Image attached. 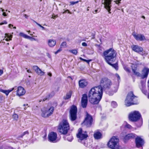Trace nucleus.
<instances>
[{
    "instance_id": "5fc2aeb1",
    "label": "nucleus",
    "mask_w": 149,
    "mask_h": 149,
    "mask_svg": "<svg viewBox=\"0 0 149 149\" xmlns=\"http://www.w3.org/2000/svg\"><path fill=\"white\" fill-rule=\"evenodd\" d=\"M48 75L50 77H51L52 76V74L50 72L48 73Z\"/></svg>"
},
{
    "instance_id": "4d7b16f0",
    "label": "nucleus",
    "mask_w": 149,
    "mask_h": 149,
    "mask_svg": "<svg viewBox=\"0 0 149 149\" xmlns=\"http://www.w3.org/2000/svg\"><path fill=\"white\" fill-rule=\"evenodd\" d=\"M24 16L26 18H27L28 17V16L26 14H24Z\"/></svg>"
},
{
    "instance_id": "2f4dec72",
    "label": "nucleus",
    "mask_w": 149,
    "mask_h": 149,
    "mask_svg": "<svg viewBox=\"0 0 149 149\" xmlns=\"http://www.w3.org/2000/svg\"><path fill=\"white\" fill-rule=\"evenodd\" d=\"M66 44L67 43L65 42H63L61 44L60 47L61 48H64L66 46Z\"/></svg>"
},
{
    "instance_id": "37998d69",
    "label": "nucleus",
    "mask_w": 149,
    "mask_h": 149,
    "mask_svg": "<svg viewBox=\"0 0 149 149\" xmlns=\"http://www.w3.org/2000/svg\"><path fill=\"white\" fill-rule=\"evenodd\" d=\"M7 22L6 21H3L2 22L0 23V25H2L4 24H6Z\"/></svg>"
},
{
    "instance_id": "dca6fc26",
    "label": "nucleus",
    "mask_w": 149,
    "mask_h": 149,
    "mask_svg": "<svg viewBox=\"0 0 149 149\" xmlns=\"http://www.w3.org/2000/svg\"><path fill=\"white\" fill-rule=\"evenodd\" d=\"M111 0H104V7L107 10L109 13H110V11L111 10L110 8L111 6Z\"/></svg>"
},
{
    "instance_id": "4c0bfd02",
    "label": "nucleus",
    "mask_w": 149,
    "mask_h": 149,
    "mask_svg": "<svg viewBox=\"0 0 149 149\" xmlns=\"http://www.w3.org/2000/svg\"><path fill=\"white\" fill-rule=\"evenodd\" d=\"M67 140L69 141H71L73 139L72 137L71 136H70L67 138Z\"/></svg>"
},
{
    "instance_id": "79ce46f5",
    "label": "nucleus",
    "mask_w": 149,
    "mask_h": 149,
    "mask_svg": "<svg viewBox=\"0 0 149 149\" xmlns=\"http://www.w3.org/2000/svg\"><path fill=\"white\" fill-rule=\"evenodd\" d=\"M78 2H79L78 1H75V2L70 1V3L72 5H73L74 4H75L77 3H78Z\"/></svg>"
},
{
    "instance_id": "7ed1b4c3",
    "label": "nucleus",
    "mask_w": 149,
    "mask_h": 149,
    "mask_svg": "<svg viewBox=\"0 0 149 149\" xmlns=\"http://www.w3.org/2000/svg\"><path fill=\"white\" fill-rule=\"evenodd\" d=\"M70 129L69 123L67 120H63L60 123L58 127L59 132L63 134H66Z\"/></svg>"
},
{
    "instance_id": "393cba45",
    "label": "nucleus",
    "mask_w": 149,
    "mask_h": 149,
    "mask_svg": "<svg viewBox=\"0 0 149 149\" xmlns=\"http://www.w3.org/2000/svg\"><path fill=\"white\" fill-rule=\"evenodd\" d=\"M14 88H13L11 90H3L1 89H0V91L5 93L6 95H8L9 93L12 91L14 90Z\"/></svg>"
},
{
    "instance_id": "20e7f679",
    "label": "nucleus",
    "mask_w": 149,
    "mask_h": 149,
    "mask_svg": "<svg viewBox=\"0 0 149 149\" xmlns=\"http://www.w3.org/2000/svg\"><path fill=\"white\" fill-rule=\"evenodd\" d=\"M119 139L116 136L113 137L108 143V146L111 149H121L119 146Z\"/></svg>"
},
{
    "instance_id": "49530a36",
    "label": "nucleus",
    "mask_w": 149,
    "mask_h": 149,
    "mask_svg": "<svg viewBox=\"0 0 149 149\" xmlns=\"http://www.w3.org/2000/svg\"><path fill=\"white\" fill-rule=\"evenodd\" d=\"M67 12H68V13H70V14H71V12L69 11V10H67L64 11L63 12V14H65V13Z\"/></svg>"
},
{
    "instance_id": "aec40b11",
    "label": "nucleus",
    "mask_w": 149,
    "mask_h": 149,
    "mask_svg": "<svg viewBox=\"0 0 149 149\" xmlns=\"http://www.w3.org/2000/svg\"><path fill=\"white\" fill-rule=\"evenodd\" d=\"M33 68L38 74L40 76L44 75L45 72L42 71L37 66H34Z\"/></svg>"
},
{
    "instance_id": "774afa93",
    "label": "nucleus",
    "mask_w": 149,
    "mask_h": 149,
    "mask_svg": "<svg viewBox=\"0 0 149 149\" xmlns=\"http://www.w3.org/2000/svg\"><path fill=\"white\" fill-rule=\"evenodd\" d=\"M89 8V7H88V8H87V11H89V9L88 8Z\"/></svg>"
},
{
    "instance_id": "f8f14e48",
    "label": "nucleus",
    "mask_w": 149,
    "mask_h": 149,
    "mask_svg": "<svg viewBox=\"0 0 149 149\" xmlns=\"http://www.w3.org/2000/svg\"><path fill=\"white\" fill-rule=\"evenodd\" d=\"M135 141L136 146L138 148L142 147L144 143V140L139 136H137Z\"/></svg>"
},
{
    "instance_id": "f03ea898",
    "label": "nucleus",
    "mask_w": 149,
    "mask_h": 149,
    "mask_svg": "<svg viewBox=\"0 0 149 149\" xmlns=\"http://www.w3.org/2000/svg\"><path fill=\"white\" fill-rule=\"evenodd\" d=\"M116 51L112 48H110L103 52V56L107 63L117 70H118V63H112L116 60Z\"/></svg>"
},
{
    "instance_id": "6e6d98bb",
    "label": "nucleus",
    "mask_w": 149,
    "mask_h": 149,
    "mask_svg": "<svg viewBox=\"0 0 149 149\" xmlns=\"http://www.w3.org/2000/svg\"><path fill=\"white\" fill-rule=\"evenodd\" d=\"M116 76L118 79H120V77L118 74H116Z\"/></svg>"
},
{
    "instance_id": "a878e982",
    "label": "nucleus",
    "mask_w": 149,
    "mask_h": 149,
    "mask_svg": "<svg viewBox=\"0 0 149 149\" xmlns=\"http://www.w3.org/2000/svg\"><path fill=\"white\" fill-rule=\"evenodd\" d=\"M93 136L95 139H98L101 138L102 134L100 132H97L94 134Z\"/></svg>"
},
{
    "instance_id": "680f3d73",
    "label": "nucleus",
    "mask_w": 149,
    "mask_h": 149,
    "mask_svg": "<svg viewBox=\"0 0 149 149\" xmlns=\"http://www.w3.org/2000/svg\"><path fill=\"white\" fill-rule=\"evenodd\" d=\"M144 54H145V53L144 52H142L141 54L143 56L144 55Z\"/></svg>"
},
{
    "instance_id": "ddd939ff",
    "label": "nucleus",
    "mask_w": 149,
    "mask_h": 149,
    "mask_svg": "<svg viewBox=\"0 0 149 149\" xmlns=\"http://www.w3.org/2000/svg\"><path fill=\"white\" fill-rule=\"evenodd\" d=\"M78 138L79 139L81 140H82L88 137L87 134H83L82 133V129L79 128L78 130V133L77 135Z\"/></svg>"
},
{
    "instance_id": "ea45409f",
    "label": "nucleus",
    "mask_w": 149,
    "mask_h": 149,
    "mask_svg": "<svg viewBox=\"0 0 149 149\" xmlns=\"http://www.w3.org/2000/svg\"><path fill=\"white\" fill-rule=\"evenodd\" d=\"M125 70L127 72H130V70L128 68L125 67L124 68Z\"/></svg>"
},
{
    "instance_id": "9d476101",
    "label": "nucleus",
    "mask_w": 149,
    "mask_h": 149,
    "mask_svg": "<svg viewBox=\"0 0 149 149\" xmlns=\"http://www.w3.org/2000/svg\"><path fill=\"white\" fill-rule=\"evenodd\" d=\"M77 108L76 106L73 105L70 111V119L72 121L75 120L77 118Z\"/></svg>"
},
{
    "instance_id": "f257e3e1",
    "label": "nucleus",
    "mask_w": 149,
    "mask_h": 149,
    "mask_svg": "<svg viewBox=\"0 0 149 149\" xmlns=\"http://www.w3.org/2000/svg\"><path fill=\"white\" fill-rule=\"evenodd\" d=\"M103 94V89L98 86L92 88L89 91L88 97L90 102L93 104H98L101 100Z\"/></svg>"
},
{
    "instance_id": "412c9836",
    "label": "nucleus",
    "mask_w": 149,
    "mask_h": 149,
    "mask_svg": "<svg viewBox=\"0 0 149 149\" xmlns=\"http://www.w3.org/2000/svg\"><path fill=\"white\" fill-rule=\"evenodd\" d=\"M88 84L86 81L84 79L81 80L79 81V86L81 88H83L86 86Z\"/></svg>"
},
{
    "instance_id": "5701e85b",
    "label": "nucleus",
    "mask_w": 149,
    "mask_h": 149,
    "mask_svg": "<svg viewBox=\"0 0 149 149\" xmlns=\"http://www.w3.org/2000/svg\"><path fill=\"white\" fill-rule=\"evenodd\" d=\"M136 136V135L135 134L130 133L126 135L125 136L124 139L125 140H128L130 139H133Z\"/></svg>"
},
{
    "instance_id": "6ab92c4d",
    "label": "nucleus",
    "mask_w": 149,
    "mask_h": 149,
    "mask_svg": "<svg viewBox=\"0 0 149 149\" xmlns=\"http://www.w3.org/2000/svg\"><path fill=\"white\" fill-rule=\"evenodd\" d=\"M149 72V69L147 67H145L142 71V78H145L147 77Z\"/></svg>"
},
{
    "instance_id": "4468645a",
    "label": "nucleus",
    "mask_w": 149,
    "mask_h": 149,
    "mask_svg": "<svg viewBox=\"0 0 149 149\" xmlns=\"http://www.w3.org/2000/svg\"><path fill=\"white\" fill-rule=\"evenodd\" d=\"M88 96L86 94H84L82 95L81 99V104L82 107L84 108H86L87 104Z\"/></svg>"
},
{
    "instance_id": "f704fd0d",
    "label": "nucleus",
    "mask_w": 149,
    "mask_h": 149,
    "mask_svg": "<svg viewBox=\"0 0 149 149\" xmlns=\"http://www.w3.org/2000/svg\"><path fill=\"white\" fill-rule=\"evenodd\" d=\"M29 134V132H28V131H26L25 132H23L22 134L21 135V136H20V137H22L23 136H24L26 134Z\"/></svg>"
},
{
    "instance_id": "c03bdc74",
    "label": "nucleus",
    "mask_w": 149,
    "mask_h": 149,
    "mask_svg": "<svg viewBox=\"0 0 149 149\" xmlns=\"http://www.w3.org/2000/svg\"><path fill=\"white\" fill-rule=\"evenodd\" d=\"M36 24L38 25V26H40V27H41V28H42V30H45V28L44 27L42 26L40 24H38V23H36Z\"/></svg>"
},
{
    "instance_id": "7c9ffc66",
    "label": "nucleus",
    "mask_w": 149,
    "mask_h": 149,
    "mask_svg": "<svg viewBox=\"0 0 149 149\" xmlns=\"http://www.w3.org/2000/svg\"><path fill=\"white\" fill-rule=\"evenodd\" d=\"M69 52L75 55H77L78 52L76 49L70 50Z\"/></svg>"
},
{
    "instance_id": "0eeeda50",
    "label": "nucleus",
    "mask_w": 149,
    "mask_h": 149,
    "mask_svg": "<svg viewBox=\"0 0 149 149\" xmlns=\"http://www.w3.org/2000/svg\"><path fill=\"white\" fill-rule=\"evenodd\" d=\"M141 117V115L139 112L136 111L131 112L129 115V120L132 122L137 121Z\"/></svg>"
},
{
    "instance_id": "de8ad7c7",
    "label": "nucleus",
    "mask_w": 149,
    "mask_h": 149,
    "mask_svg": "<svg viewBox=\"0 0 149 149\" xmlns=\"http://www.w3.org/2000/svg\"><path fill=\"white\" fill-rule=\"evenodd\" d=\"M82 45L83 46H87V45L86 43L85 42H83L82 43Z\"/></svg>"
},
{
    "instance_id": "864d4df0",
    "label": "nucleus",
    "mask_w": 149,
    "mask_h": 149,
    "mask_svg": "<svg viewBox=\"0 0 149 149\" xmlns=\"http://www.w3.org/2000/svg\"><path fill=\"white\" fill-rule=\"evenodd\" d=\"M13 25L11 24H9L8 25L9 27L10 28H11V27H13Z\"/></svg>"
},
{
    "instance_id": "423d86ee",
    "label": "nucleus",
    "mask_w": 149,
    "mask_h": 149,
    "mask_svg": "<svg viewBox=\"0 0 149 149\" xmlns=\"http://www.w3.org/2000/svg\"><path fill=\"white\" fill-rule=\"evenodd\" d=\"M100 85L99 86L102 89L104 90L109 89L110 88L112 84L111 81L106 77L102 78L100 82Z\"/></svg>"
},
{
    "instance_id": "0e129e2a",
    "label": "nucleus",
    "mask_w": 149,
    "mask_h": 149,
    "mask_svg": "<svg viewBox=\"0 0 149 149\" xmlns=\"http://www.w3.org/2000/svg\"><path fill=\"white\" fill-rule=\"evenodd\" d=\"M141 17L142 18H143L144 19H145V17L144 16H142Z\"/></svg>"
},
{
    "instance_id": "3c124183",
    "label": "nucleus",
    "mask_w": 149,
    "mask_h": 149,
    "mask_svg": "<svg viewBox=\"0 0 149 149\" xmlns=\"http://www.w3.org/2000/svg\"><path fill=\"white\" fill-rule=\"evenodd\" d=\"M92 39H93L95 38V34L93 33H92Z\"/></svg>"
},
{
    "instance_id": "c756f323",
    "label": "nucleus",
    "mask_w": 149,
    "mask_h": 149,
    "mask_svg": "<svg viewBox=\"0 0 149 149\" xmlns=\"http://www.w3.org/2000/svg\"><path fill=\"white\" fill-rule=\"evenodd\" d=\"M12 117L14 120H17L18 118V116L17 114L14 113L12 116Z\"/></svg>"
},
{
    "instance_id": "e433bc0d",
    "label": "nucleus",
    "mask_w": 149,
    "mask_h": 149,
    "mask_svg": "<svg viewBox=\"0 0 149 149\" xmlns=\"http://www.w3.org/2000/svg\"><path fill=\"white\" fill-rule=\"evenodd\" d=\"M19 35L20 36H22L24 38H26V35L25 34L22 33H20Z\"/></svg>"
},
{
    "instance_id": "6e6552de",
    "label": "nucleus",
    "mask_w": 149,
    "mask_h": 149,
    "mask_svg": "<svg viewBox=\"0 0 149 149\" xmlns=\"http://www.w3.org/2000/svg\"><path fill=\"white\" fill-rule=\"evenodd\" d=\"M54 110V107H51L49 109L43 108L42 109L41 111L42 112V116L43 117H48L52 114Z\"/></svg>"
},
{
    "instance_id": "a18cd8bd",
    "label": "nucleus",
    "mask_w": 149,
    "mask_h": 149,
    "mask_svg": "<svg viewBox=\"0 0 149 149\" xmlns=\"http://www.w3.org/2000/svg\"><path fill=\"white\" fill-rule=\"evenodd\" d=\"M121 0H116L114 1L116 2V3L117 4H118L119 3H120V1Z\"/></svg>"
},
{
    "instance_id": "09e8293b",
    "label": "nucleus",
    "mask_w": 149,
    "mask_h": 149,
    "mask_svg": "<svg viewBox=\"0 0 149 149\" xmlns=\"http://www.w3.org/2000/svg\"><path fill=\"white\" fill-rule=\"evenodd\" d=\"M3 73V70H0V75H1Z\"/></svg>"
},
{
    "instance_id": "bf43d9fd",
    "label": "nucleus",
    "mask_w": 149,
    "mask_h": 149,
    "mask_svg": "<svg viewBox=\"0 0 149 149\" xmlns=\"http://www.w3.org/2000/svg\"><path fill=\"white\" fill-rule=\"evenodd\" d=\"M97 10H95V13L93 12V13H94V14L96 13H97Z\"/></svg>"
},
{
    "instance_id": "8fccbe9b",
    "label": "nucleus",
    "mask_w": 149,
    "mask_h": 149,
    "mask_svg": "<svg viewBox=\"0 0 149 149\" xmlns=\"http://www.w3.org/2000/svg\"><path fill=\"white\" fill-rule=\"evenodd\" d=\"M2 15L4 16H7V14H6V13L3 12V13Z\"/></svg>"
},
{
    "instance_id": "39448f33",
    "label": "nucleus",
    "mask_w": 149,
    "mask_h": 149,
    "mask_svg": "<svg viewBox=\"0 0 149 149\" xmlns=\"http://www.w3.org/2000/svg\"><path fill=\"white\" fill-rule=\"evenodd\" d=\"M136 96L134 95L133 92L128 93L125 100V104L127 107L132 105L135 104L136 103L134 102Z\"/></svg>"
},
{
    "instance_id": "c85d7f7f",
    "label": "nucleus",
    "mask_w": 149,
    "mask_h": 149,
    "mask_svg": "<svg viewBox=\"0 0 149 149\" xmlns=\"http://www.w3.org/2000/svg\"><path fill=\"white\" fill-rule=\"evenodd\" d=\"M5 38L7 37V38L5 40L6 41H8L9 40H11V38L12 36L11 35H9L8 34L6 33L5 34Z\"/></svg>"
},
{
    "instance_id": "69168bd1",
    "label": "nucleus",
    "mask_w": 149,
    "mask_h": 149,
    "mask_svg": "<svg viewBox=\"0 0 149 149\" xmlns=\"http://www.w3.org/2000/svg\"><path fill=\"white\" fill-rule=\"evenodd\" d=\"M26 105V106H27L28 105V104H26H26H24L23 105V106H25Z\"/></svg>"
},
{
    "instance_id": "9b49d317",
    "label": "nucleus",
    "mask_w": 149,
    "mask_h": 149,
    "mask_svg": "<svg viewBox=\"0 0 149 149\" xmlns=\"http://www.w3.org/2000/svg\"><path fill=\"white\" fill-rule=\"evenodd\" d=\"M48 138L50 141L55 142L57 138V134L56 132H51L49 134Z\"/></svg>"
},
{
    "instance_id": "58836bf2",
    "label": "nucleus",
    "mask_w": 149,
    "mask_h": 149,
    "mask_svg": "<svg viewBox=\"0 0 149 149\" xmlns=\"http://www.w3.org/2000/svg\"><path fill=\"white\" fill-rule=\"evenodd\" d=\"M80 59L81 60H82V61H84L86 62H87L88 63H89V62L90 61L88 60H86V59H83V58H81V57H80Z\"/></svg>"
},
{
    "instance_id": "2eb2a0df",
    "label": "nucleus",
    "mask_w": 149,
    "mask_h": 149,
    "mask_svg": "<svg viewBox=\"0 0 149 149\" xmlns=\"http://www.w3.org/2000/svg\"><path fill=\"white\" fill-rule=\"evenodd\" d=\"M135 39L137 40L142 41L145 39L144 36L142 34H136L135 33H133L132 34Z\"/></svg>"
},
{
    "instance_id": "a211bd4d",
    "label": "nucleus",
    "mask_w": 149,
    "mask_h": 149,
    "mask_svg": "<svg viewBox=\"0 0 149 149\" xmlns=\"http://www.w3.org/2000/svg\"><path fill=\"white\" fill-rule=\"evenodd\" d=\"M131 48L133 50L138 53L142 52L143 51V48L138 45H133L131 46Z\"/></svg>"
},
{
    "instance_id": "c9c22d12",
    "label": "nucleus",
    "mask_w": 149,
    "mask_h": 149,
    "mask_svg": "<svg viewBox=\"0 0 149 149\" xmlns=\"http://www.w3.org/2000/svg\"><path fill=\"white\" fill-rule=\"evenodd\" d=\"M125 127L129 129H131L132 128L131 125H130L128 124H126V125L125 126Z\"/></svg>"
},
{
    "instance_id": "e2e57ef3",
    "label": "nucleus",
    "mask_w": 149,
    "mask_h": 149,
    "mask_svg": "<svg viewBox=\"0 0 149 149\" xmlns=\"http://www.w3.org/2000/svg\"><path fill=\"white\" fill-rule=\"evenodd\" d=\"M1 11L2 12H4V9H2V8H1Z\"/></svg>"
},
{
    "instance_id": "4be33fe9",
    "label": "nucleus",
    "mask_w": 149,
    "mask_h": 149,
    "mask_svg": "<svg viewBox=\"0 0 149 149\" xmlns=\"http://www.w3.org/2000/svg\"><path fill=\"white\" fill-rule=\"evenodd\" d=\"M132 69L134 74L137 76H141V74L137 71V67L135 66L134 65L131 66Z\"/></svg>"
},
{
    "instance_id": "052dcab7",
    "label": "nucleus",
    "mask_w": 149,
    "mask_h": 149,
    "mask_svg": "<svg viewBox=\"0 0 149 149\" xmlns=\"http://www.w3.org/2000/svg\"><path fill=\"white\" fill-rule=\"evenodd\" d=\"M47 56H48L49 58H50V55L49 54V53H47Z\"/></svg>"
},
{
    "instance_id": "bb28decb",
    "label": "nucleus",
    "mask_w": 149,
    "mask_h": 149,
    "mask_svg": "<svg viewBox=\"0 0 149 149\" xmlns=\"http://www.w3.org/2000/svg\"><path fill=\"white\" fill-rule=\"evenodd\" d=\"M54 95V93H52L50 94L47 95L46 97L43 99V101H45L46 100H49V99L52 97Z\"/></svg>"
},
{
    "instance_id": "1a4fd4ad",
    "label": "nucleus",
    "mask_w": 149,
    "mask_h": 149,
    "mask_svg": "<svg viewBox=\"0 0 149 149\" xmlns=\"http://www.w3.org/2000/svg\"><path fill=\"white\" fill-rule=\"evenodd\" d=\"M93 122V118L92 116L87 113L85 119L82 124L85 125L87 127H90Z\"/></svg>"
},
{
    "instance_id": "a19ab883",
    "label": "nucleus",
    "mask_w": 149,
    "mask_h": 149,
    "mask_svg": "<svg viewBox=\"0 0 149 149\" xmlns=\"http://www.w3.org/2000/svg\"><path fill=\"white\" fill-rule=\"evenodd\" d=\"M61 48L60 47L59 49L57 50V51L56 52H55V54H56L58 52H60V51H61L62 50Z\"/></svg>"
},
{
    "instance_id": "13d9d810",
    "label": "nucleus",
    "mask_w": 149,
    "mask_h": 149,
    "mask_svg": "<svg viewBox=\"0 0 149 149\" xmlns=\"http://www.w3.org/2000/svg\"><path fill=\"white\" fill-rule=\"evenodd\" d=\"M27 72L28 73H31V72L30 70H27Z\"/></svg>"
},
{
    "instance_id": "f3484780",
    "label": "nucleus",
    "mask_w": 149,
    "mask_h": 149,
    "mask_svg": "<svg viewBox=\"0 0 149 149\" xmlns=\"http://www.w3.org/2000/svg\"><path fill=\"white\" fill-rule=\"evenodd\" d=\"M26 91L24 88L22 86H19L17 91V94L19 96L24 95Z\"/></svg>"
},
{
    "instance_id": "338daca9",
    "label": "nucleus",
    "mask_w": 149,
    "mask_h": 149,
    "mask_svg": "<svg viewBox=\"0 0 149 149\" xmlns=\"http://www.w3.org/2000/svg\"><path fill=\"white\" fill-rule=\"evenodd\" d=\"M33 21L34 22H35L36 24V23H37L36 22L35 20H33Z\"/></svg>"
},
{
    "instance_id": "cd10ccee",
    "label": "nucleus",
    "mask_w": 149,
    "mask_h": 149,
    "mask_svg": "<svg viewBox=\"0 0 149 149\" xmlns=\"http://www.w3.org/2000/svg\"><path fill=\"white\" fill-rule=\"evenodd\" d=\"M72 95V92L71 91L67 93L65 96L64 97L65 100H67L70 98Z\"/></svg>"
},
{
    "instance_id": "603ef678",
    "label": "nucleus",
    "mask_w": 149,
    "mask_h": 149,
    "mask_svg": "<svg viewBox=\"0 0 149 149\" xmlns=\"http://www.w3.org/2000/svg\"><path fill=\"white\" fill-rule=\"evenodd\" d=\"M58 15H54L53 16V19H55V18H56L58 17Z\"/></svg>"
},
{
    "instance_id": "72a5a7b5",
    "label": "nucleus",
    "mask_w": 149,
    "mask_h": 149,
    "mask_svg": "<svg viewBox=\"0 0 149 149\" xmlns=\"http://www.w3.org/2000/svg\"><path fill=\"white\" fill-rule=\"evenodd\" d=\"M25 38L31 40H35V39L34 38H33L27 35H26V37Z\"/></svg>"
},
{
    "instance_id": "473e14b6",
    "label": "nucleus",
    "mask_w": 149,
    "mask_h": 149,
    "mask_svg": "<svg viewBox=\"0 0 149 149\" xmlns=\"http://www.w3.org/2000/svg\"><path fill=\"white\" fill-rule=\"evenodd\" d=\"M112 106L114 108L116 107L117 106V104L116 102L112 101L111 103Z\"/></svg>"
},
{
    "instance_id": "b1692460",
    "label": "nucleus",
    "mask_w": 149,
    "mask_h": 149,
    "mask_svg": "<svg viewBox=\"0 0 149 149\" xmlns=\"http://www.w3.org/2000/svg\"><path fill=\"white\" fill-rule=\"evenodd\" d=\"M56 40L53 39H50L48 40V44L50 47H53L56 44Z\"/></svg>"
}]
</instances>
